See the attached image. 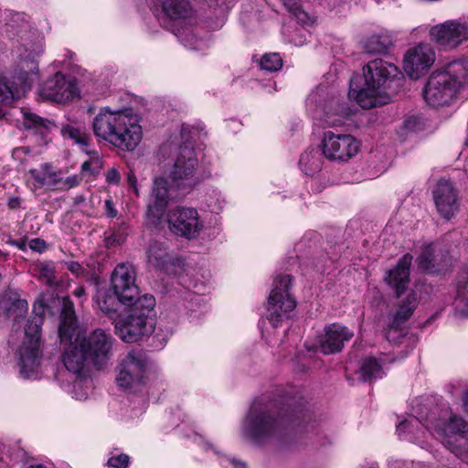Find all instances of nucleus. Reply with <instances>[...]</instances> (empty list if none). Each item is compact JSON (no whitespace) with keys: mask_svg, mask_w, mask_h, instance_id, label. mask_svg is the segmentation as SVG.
Returning a JSON list of instances; mask_svg holds the SVG:
<instances>
[{"mask_svg":"<svg viewBox=\"0 0 468 468\" xmlns=\"http://www.w3.org/2000/svg\"><path fill=\"white\" fill-rule=\"evenodd\" d=\"M417 296L415 292H410L399 304L398 310L392 317L390 327L392 329L399 328L411 316L417 307Z\"/></svg>","mask_w":468,"mask_h":468,"instance_id":"nucleus-28","label":"nucleus"},{"mask_svg":"<svg viewBox=\"0 0 468 468\" xmlns=\"http://www.w3.org/2000/svg\"><path fill=\"white\" fill-rule=\"evenodd\" d=\"M77 320L73 303L68 299H63V308L60 314L58 336L61 342L71 341L77 329Z\"/></svg>","mask_w":468,"mask_h":468,"instance_id":"nucleus-25","label":"nucleus"},{"mask_svg":"<svg viewBox=\"0 0 468 468\" xmlns=\"http://www.w3.org/2000/svg\"><path fill=\"white\" fill-rule=\"evenodd\" d=\"M127 234L126 233H122V232H120V231H116L114 230L112 234V239H113V242H116L118 244H121L122 242L124 241L125 239V236Z\"/></svg>","mask_w":468,"mask_h":468,"instance_id":"nucleus-51","label":"nucleus"},{"mask_svg":"<svg viewBox=\"0 0 468 468\" xmlns=\"http://www.w3.org/2000/svg\"><path fill=\"white\" fill-rule=\"evenodd\" d=\"M96 302L100 310L106 315L112 316L117 313L121 303L119 296L110 289H101L97 292Z\"/></svg>","mask_w":468,"mask_h":468,"instance_id":"nucleus-32","label":"nucleus"},{"mask_svg":"<svg viewBox=\"0 0 468 468\" xmlns=\"http://www.w3.org/2000/svg\"><path fill=\"white\" fill-rule=\"evenodd\" d=\"M353 337V332L339 324H332L324 328L320 339V351L324 355L340 352L346 342Z\"/></svg>","mask_w":468,"mask_h":468,"instance_id":"nucleus-19","label":"nucleus"},{"mask_svg":"<svg viewBox=\"0 0 468 468\" xmlns=\"http://www.w3.org/2000/svg\"><path fill=\"white\" fill-rule=\"evenodd\" d=\"M27 468H47V467L44 466L43 464H35V465H29Z\"/></svg>","mask_w":468,"mask_h":468,"instance_id":"nucleus-62","label":"nucleus"},{"mask_svg":"<svg viewBox=\"0 0 468 468\" xmlns=\"http://www.w3.org/2000/svg\"><path fill=\"white\" fill-rule=\"evenodd\" d=\"M0 308L8 318L17 321L27 314L28 305L27 302L21 299L16 292L8 290L5 292L0 300Z\"/></svg>","mask_w":468,"mask_h":468,"instance_id":"nucleus-24","label":"nucleus"},{"mask_svg":"<svg viewBox=\"0 0 468 468\" xmlns=\"http://www.w3.org/2000/svg\"><path fill=\"white\" fill-rule=\"evenodd\" d=\"M147 358L141 351L133 350L121 359L117 367L116 383L124 391L135 393L146 383Z\"/></svg>","mask_w":468,"mask_h":468,"instance_id":"nucleus-7","label":"nucleus"},{"mask_svg":"<svg viewBox=\"0 0 468 468\" xmlns=\"http://www.w3.org/2000/svg\"><path fill=\"white\" fill-rule=\"evenodd\" d=\"M22 113L24 117L23 124L25 128L33 130L36 133H39L42 136L51 132L53 128L57 127L53 122L48 119H44L39 115L31 112L29 110L23 109Z\"/></svg>","mask_w":468,"mask_h":468,"instance_id":"nucleus-30","label":"nucleus"},{"mask_svg":"<svg viewBox=\"0 0 468 468\" xmlns=\"http://www.w3.org/2000/svg\"><path fill=\"white\" fill-rule=\"evenodd\" d=\"M39 80L38 63L34 57L20 58L14 76L16 85L25 92Z\"/></svg>","mask_w":468,"mask_h":468,"instance_id":"nucleus-21","label":"nucleus"},{"mask_svg":"<svg viewBox=\"0 0 468 468\" xmlns=\"http://www.w3.org/2000/svg\"><path fill=\"white\" fill-rule=\"evenodd\" d=\"M413 257L407 253L397 263V265L387 272L385 281L396 292L397 296L406 290L410 283V267Z\"/></svg>","mask_w":468,"mask_h":468,"instance_id":"nucleus-20","label":"nucleus"},{"mask_svg":"<svg viewBox=\"0 0 468 468\" xmlns=\"http://www.w3.org/2000/svg\"><path fill=\"white\" fill-rule=\"evenodd\" d=\"M86 360H89L88 357L78 346H70L63 356L65 367L76 376H80Z\"/></svg>","mask_w":468,"mask_h":468,"instance_id":"nucleus-29","label":"nucleus"},{"mask_svg":"<svg viewBox=\"0 0 468 468\" xmlns=\"http://www.w3.org/2000/svg\"><path fill=\"white\" fill-rule=\"evenodd\" d=\"M128 179H129V182H130L131 186H133L134 191L137 193V189H136V187H135V186H134L135 177H128Z\"/></svg>","mask_w":468,"mask_h":468,"instance_id":"nucleus-61","label":"nucleus"},{"mask_svg":"<svg viewBox=\"0 0 468 468\" xmlns=\"http://www.w3.org/2000/svg\"><path fill=\"white\" fill-rule=\"evenodd\" d=\"M468 84V61H452L445 69L434 71L423 91L431 106L439 107L451 103L458 90Z\"/></svg>","mask_w":468,"mask_h":468,"instance_id":"nucleus-4","label":"nucleus"},{"mask_svg":"<svg viewBox=\"0 0 468 468\" xmlns=\"http://www.w3.org/2000/svg\"><path fill=\"white\" fill-rule=\"evenodd\" d=\"M292 15L297 20V22L302 24L303 26H306L309 24L310 17L308 14L302 9L301 5L298 8H296L294 12H292Z\"/></svg>","mask_w":468,"mask_h":468,"instance_id":"nucleus-45","label":"nucleus"},{"mask_svg":"<svg viewBox=\"0 0 468 468\" xmlns=\"http://www.w3.org/2000/svg\"><path fill=\"white\" fill-rule=\"evenodd\" d=\"M44 321L42 314L30 317L25 327V341L18 350L20 374L29 378L37 370L41 361V325Z\"/></svg>","mask_w":468,"mask_h":468,"instance_id":"nucleus-6","label":"nucleus"},{"mask_svg":"<svg viewBox=\"0 0 468 468\" xmlns=\"http://www.w3.org/2000/svg\"><path fill=\"white\" fill-rule=\"evenodd\" d=\"M45 168L46 169L49 168V165L48 164H45Z\"/></svg>","mask_w":468,"mask_h":468,"instance_id":"nucleus-64","label":"nucleus"},{"mask_svg":"<svg viewBox=\"0 0 468 468\" xmlns=\"http://www.w3.org/2000/svg\"><path fill=\"white\" fill-rule=\"evenodd\" d=\"M147 261L148 264L154 268L163 271L165 272H171L172 267L178 265L180 266L182 261L179 259H174L165 246L158 241H153L147 250Z\"/></svg>","mask_w":468,"mask_h":468,"instance_id":"nucleus-22","label":"nucleus"},{"mask_svg":"<svg viewBox=\"0 0 468 468\" xmlns=\"http://www.w3.org/2000/svg\"><path fill=\"white\" fill-rule=\"evenodd\" d=\"M162 155L169 154L161 163L167 176H193L197 168V157L191 143L186 142L178 147L172 148L171 144H163L160 148Z\"/></svg>","mask_w":468,"mask_h":468,"instance_id":"nucleus-8","label":"nucleus"},{"mask_svg":"<svg viewBox=\"0 0 468 468\" xmlns=\"http://www.w3.org/2000/svg\"><path fill=\"white\" fill-rule=\"evenodd\" d=\"M432 197L440 216L446 220L452 218L459 211V193L450 179L441 178L433 191Z\"/></svg>","mask_w":468,"mask_h":468,"instance_id":"nucleus-16","label":"nucleus"},{"mask_svg":"<svg viewBox=\"0 0 468 468\" xmlns=\"http://www.w3.org/2000/svg\"><path fill=\"white\" fill-rule=\"evenodd\" d=\"M52 185H56L50 190H68L79 185L78 177H48Z\"/></svg>","mask_w":468,"mask_h":468,"instance_id":"nucleus-39","label":"nucleus"},{"mask_svg":"<svg viewBox=\"0 0 468 468\" xmlns=\"http://www.w3.org/2000/svg\"><path fill=\"white\" fill-rule=\"evenodd\" d=\"M27 184L34 191L37 189H44L45 191H49L51 188L56 186V185H52L50 183V180L48 179V177H30Z\"/></svg>","mask_w":468,"mask_h":468,"instance_id":"nucleus-41","label":"nucleus"},{"mask_svg":"<svg viewBox=\"0 0 468 468\" xmlns=\"http://www.w3.org/2000/svg\"><path fill=\"white\" fill-rule=\"evenodd\" d=\"M194 177H155L154 181V204H149L148 219L154 225L163 218L169 201L181 198L188 194L197 183H191Z\"/></svg>","mask_w":468,"mask_h":468,"instance_id":"nucleus-5","label":"nucleus"},{"mask_svg":"<svg viewBox=\"0 0 468 468\" xmlns=\"http://www.w3.org/2000/svg\"><path fill=\"white\" fill-rule=\"evenodd\" d=\"M60 133L64 138L73 140L81 146H88L90 135L86 133L84 126L77 121H68L60 126Z\"/></svg>","mask_w":468,"mask_h":468,"instance_id":"nucleus-31","label":"nucleus"},{"mask_svg":"<svg viewBox=\"0 0 468 468\" xmlns=\"http://www.w3.org/2000/svg\"><path fill=\"white\" fill-rule=\"evenodd\" d=\"M13 243L16 244L19 249H21L23 250H26V248H27L25 240L19 239V240L14 241Z\"/></svg>","mask_w":468,"mask_h":468,"instance_id":"nucleus-55","label":"nucleus"},{"mask_svg":"<svg viewBox=\"0 0 468 468\" xmlns=\"http://www.w3.org/2000/svg\"><path fill=\"white\" fill-rule=\"evenodd\" d=\"M314 180L313 184L320 185V184H322V181L324 179H325V177H314Z\"/></svg>","mask_w":468,"mask_h":468,"instance_id":"nucleus-60","label":"nucleus"},{"mask_svg":"<svg viewBox=\"0 0 468 468\" xmlns=\"http://www.w3.org/2000/svg\"><path fill=\"white\" fill-rule=\"evenodd\" d=\"M106 213L110 218H114L117 216V210L114 208L113 203L112 200L108 199L105 201Z\"/></svg>","mask_w":468,"mask_h":468,"instance_id":"nucleus-48","label":"nucleus"},{"mask_svg":"<svg viewBox=\"0 0 468 468\" xmlns=\"http://www.w3.org/2000/svg\"><path fill=\"white\" fill-rule=\"evenodd\" d=\"M431 37L440 47L454 48L468 40V24L458 20L446 21L432 27Z\"/></svg>","mask_w":468,"mask_h":468,"instance_id":"nucleus-15","label":"nucleus"},{"mask_svg":"<svg viewBox=\"0 0 468 468\" xmlns=\"http://www.w3.org/2000/svg\"><path fill=\"white\" fill-rule=\"evenodd\" d=\"M135 280L136 272L133 265L121 263L115 267L111 278V286L122 303H132L139 294Z\"/></svg>","mask_w":468,"mask_h":468,"instance_id":"nucleus-13","label":"nucleus"},{"mask_svg":"<svg viewBox=\"0 0 468 468\" xmlns=\"http://www.w3.org/2000/svg\"><path fill=\"white\" fill-rule=\"evenodd\" d=\"M322 147L327 159L346 162L358 153L360 144L351 134H336L327 131L324 133Z\"/></svg>","mask_w":468,"mask_h":468,"instance_id":"nucleus-10","label":"nucleus"},{"mask_svg":"<svg viewBox=\"0 0 468 468\" xmlns=\"http://www.w3.org/2000/svg\"><path fill=\"white\" fill-rule=\"evenodd\" d=\"M282 1H283L284 5L286 6V8L288 9V11L292 14V12L295 11L296 8H298L300 6L297 0H282Z\"/></svg>","mask_w":468,"mask_h":468,"instance_id":"nucleus-50","label":"nucleus"},{"mask_svg":"<svg viewBox=\"0 0 468 468\" xmlns=\"http://www.w3.org/2000/svg\"><path fill=\"white\" fill-rule=\"evenodd\" d=\"M164 13L174 20H186L193 16L189 0H160Z\"/></svg>","mask_w":468,"mask_h":468,"instance_id":"nucleus-26","label":"nucleus"},{"mask_svg":"<svg viewBox=\"0 0 468 468\" xmlns=\"http://www.w3.org/2000/svg\"><path fill=\"white\" fill-rule=\"evenodd\" d=\"M40 276L46 279L47 283L53 284L54 279V268L51 264H43L40 267Z\"/></svg>","mask_w":468,"mask_h":468,"instance_id":"nucleus-44","label":"nucleus"},{"mask_svg":"<svg viewBox=\"0 0 468 468\" xmlns=\"http://www.w3.org/2000/svg\"><path fill=\"white\" fill-rule=\"evenodd\" d=\"M420 425V421L416 417H411L410 419L404 420L399 423L397 426V431L399 435L411 432L413 429L418 428Z\"/></svg>","mask_w":468,"mask_h":468,"instance_id":"nucleus-42","label":"nucleus"},{"mask_svg":"<svg viewBox=\"0 0 468 468\" xmlns=\"http://www.w3.org/2000/svg\"><path fill=\"white\" fill-rule=\"evenodd\" d=\"M336 114L342 117H347L351 114V109L346 103L339 105V109L336 111Z\"/></svg>","mask_w":468,"mask_h":468,"instance_id":"nucleus-49","label":"nucleus"},{"mask_svg":"<svg viewBox=\"0 0 468 468\" xmlns=\"http://www.w3.org/2000/svg\"><path fill=\"white\" fill-rule=\"evenodd\" d=\"M261 69L269 72H275L282 69V59L279 53L265 54L260 61Z\"/></svg>","mask_w":468,"mask_h":468,"instance_id":"nucleus-38","label":"nucleus"},{"mask_svg":"<svg viewBox=\"0 0 468 468\" xmlns=\"http://www.w3.org/2000/svg\"><path fill=\"white\" fill-rule=\"evenodd\" d=\"M29 248L37 252H42L46 249V242L40 239H33L29 241Z\"/></svg>","mask_w":468,"mask_h":468,"instance_id":"nucleus-46","label":"nucleus"},{"mask_svg":"<svg viewBox=\"0 0 468 468\" xmlns=\"http://www.w3.org/2000/svg\"><path fill=\"white\" fill-rule=\"evenodd\" d=\"M292 276L289 274L280 276L274 281V288L270 293L267 306V318L274 327H277L282 321L288 318L296 302L289 292Z\"/></svg>","mask_w":468,"mask_h":468,"instance_id":"nucleus-9","label":"nucleus"},{"mask_svg":"<svg viewBox=\"0 0 468 468\" xmlns=\"http://www.w3.org/2000/svg\"><path fill=\"white\" fill-rule=\"evenodd\" d=\"M130 458L127 454L121 453L112 456L108 460V465L112 468H126L129 464Z\"/></svg>","mask_w":468,"mask_h":468,"instance_id":"nucleus-43","label":"nucleus"},{"mask_svg":"<svg viewBox=\"0 0 468 468\" xmlns=\"http://www.w3.org/2000/svg\"><path fill=\"white\" fill-rule=\"evenodd\" d=\"M112 346L111 335L102 329H95L80 343V347L88 359L98 368L105 365L110 359Z\"/></svg>","mask_w":468,"mask_h":468,"instance_id":"nucleus-11","label":"nucleus"},{"mask_svg":"<svg viewBox=\"0 0 468 468\" xmlns=\"http://www.w3.org/2000/svg\"><path fill=\"white\" fill-rule=\"evenodd\" d=\"M137 114L131 111L100 112L93 119V133L122 151H133L142 140Z\"/></svg>","mask_w":468,"mask_h":468,"instance_id":"nucleus-2","label":"nucleus"},{"mask_svg":"<svg viewBox=\"0 0 468 468\" xmlns=\"http://www.w3.org/2000/svg\"><path fill=\"white\" fill-rule=\"evenodd\" d=\"M463 406L465 411L468 413V388L464 391L463 396Z\"/></svg>","mask_w":468,"mask_h":468,"instance_id":"nucleus-54","label":"nucleus"},{"mask_svg":"<svg viewBox=\"0 0 468 468\" xmlns=\"http://www.w3.org/2000/svg\"><path fill=\"white\" fill-rule=\"evenodd\" d=\"M232 463L234 468H246V464L244 463L233 461Z\"/></svg>","mask_w":468,"mask_h":468,"instance_id":"nucleus-56","label":"nucleus"},{"mask_svg":"<svg viewBox=\"0 0 468 468\" xmlns=\"http://www.w3.org/2000/svg\"><path fill=\"white\" fill-rule=\"evenodd\" d=\"M103 168V161L99 158H90L88 161H85L81 165V170L83 173H90L92 176H98L101 174V170Z\"/></svg>","mask_w":468,"mask_h":468,"instance_id":"nucleus-40","label":"nucleus"},{"mask_svg":"<svg viewBox=\"0 0 468 468\" xmlns=\"http://www.w3.org/2000/svg\"><path fill=\"white\" fill-rule=\"evenodd\" d=\"M434 261L435 257L432 245L424 247L417 260L419 268L427 271H435Z\"/></svg>","mask_w":468,"mask_h":468,"instance_id":"nucleus-37","label":"nucleus"},{"mask_svg":"<svg viewBox=\"0 0 468 468\" xmlns=\"http://www.w3.org/2000/svg\"><path fill=\"white\" fill-rule=\"evenodd\" d=\"M73 294L78 297L81 298L86 294V290L84 286H78L74 291Z\"/></svg>","mask_w":468,"mask_h":468,"instance_id":"nucleus-52","label":"nucleus"},{"mask_svg":"<svg viewBox=\"0 0 468 468\" xmlns=\"http://www.w3.org/2000/svg\"><path fill=\"white\" fill-rule=\"evenodd\" d=\"M443 433L446 437H454L456 449H452L456 454H468V425L459 417L453 416L444 424Z\"/></svg>","mask_w":468,"mask_h":468,"instance_id":"nucleus-23","label":"nucleus"},{"mask_svg":"<svg viewBox=\"0 0 468 468\" xmlns=\"http://www.w3.org/2000/svg\"><path fill=\"white\" fill-rule=\"evenodd\" d=\"M20 96V89L15 82L10 84L6 79H0V102L11 103L17 101Z\"/></svg>","mask_w":468,"mask_h":468,"instance_id":"nucleus-36","label":"nucleus"},{"mask_svg":"<svg viewBox=\"0 0 468 468\" xmlns=\"http://www.w3.org/2000/svg\"><path fill=\"white\" fill-rule=\"evenodd\" d=\"M361 378L364 381H369L373 378H381L383 370L381 365L375 357H367L360 367Z\"/></svg>","mask_w":468,"mask_h":468,"instance_id":"nucleus-35","label":"nucleus"},{"mask_svg":"<svg viewBox=\"0 0 468 468\" xmlns=\"http://www.w3.org/2000/svg\"><path fill=\"white\" fill-rule=\"evenodd\" d=\"M455 314L468 317V267L463 269L457 281V294L453 302Z\"/></svg>","mask_w":468,"mask_h":468,"instance_id":"nucleus-27","label":"nucleus"},{"mask_svg":"<svg viewBox=\"0 0 468 468\" xmlns=\"http://www.w3.org/2000/svg\"><path fill=\"white\" fill-rule=\"evenodd\" d=\"M106 176H119V172L115 168H111L108 170Z\"/></svg>","mask_w":468,"mask_h":468,"instance_id":"nucleus-57","label":"nucleus"},{"mask_svg":"<svg viewBox=\"0 0 468 468\" xmlns=\"http://www.w3.org/2000/svg\"><path fill=\"white\" fill-rule=\"evenodd\" d=\"M19 201L17 198L11 199L9 205L12 208L16 207L18 205Z\"/></svg>","mask_w":468,"mask_h":468,"instance_id":"nucleus-58","label":"nucleus"},{"mask_svg":"<svg viewBox=\"0 0 468 468\" xmlns=\"http://www.w3.org/2000/svg\"><path fill=\"white\" fill-rule=\"evenodd\" d=\"M154 331L150 317L145 314L130 313L124 319L115 324L116 335L126 343H133L149 335Z\"/></svg>","mask_w":468,"mask_h":468,"instance_id":"nucleus-14","label":"nucleus"},{"mask_svg":"<svg viewBox=\"0 0 468 468\" xmlns=\"http://www.w3.org/2000/svg\"><path fill=\"white\" fill-rule=\"evenodd\" d=\"M122 304L132 307L131 313L145 314L146 317H149L155 305V299L152 294L146 293L142 296L138 294L135 299L132 300V303Z\"/></svg>","mask_w":468,"mask_h":468,"instance_id":"nucleus-33","label":"nucleus"},{"mask_svg":"<svg viewBox=\"0 0 468 468\" xmlns=\"http://www.w3.org/2000/svg\"><path fill=\"white\" fill-rule=\"evenodd\" d=\"M415 122H416V118L415 117H410V118H409L408 120L405 121V126L408 129L413 130Z\"/></svg>","mask_w":468,"mask_h":468,"instance_id":"nucleus-53","label":"nucleus"},{"mask_svg":"<svg viewBox=\"0 0 468 468\" xmlns=\"http://www.w3.org/2000/svg\"><path fill=\"white\" fill-rule=\"evenodd\" d=\"M399 74L396 65L382 58L369 61L362 77L354 76L350 80L348 95L364 109H371L385 103L381 94L388 83Z\"/></svg>","mask_w":468,"mask_h":468,"instance_id":"nucleus-3","label":"nucleus"},{"mask_svg":"<svg viewBox=\"0 0 468 468\" xmlns=\"http://www.w3.org/2000/svg\"><path fill=\"white\" fill-rule=\"evenodd\" d=\"M435 61V53L429 44H420L408 50L404 57V69L412 80L424 75Z\"/></svg>","mask_w":468,"mask_h":468,"instance_id":"nucleus-18","label":"nucleus"},{"mask_svg":"<svg viewBox=\"0 0 468 468\" xmlns=\"http://www.w3.org/2000/svg\"><path fill=\"white\" fill-rule=\"evenodd\" d=\"M300 412V410L292 409V403L280 407L274 401L256 399L243 422V432L257 443L271 439L282 440L284 431L294 422Z\"/></svg>","mask_w":468,"mask_h":468,"instance_id":"nucleus-1","label":"nucleus"},{"mask_svg":"<svg viewBox=\"0 0 468 468\" xmlns=\"http://www.w3.org/2000/svg\"><path fill=\"white\" fill-rule=\"evenodd\" d=\"M119 179H120V177H115V176L108 177V181L111 184H118L119 183Z\"/></svg>","mask_w":468,"mask_h":468,"instance_id":"nucleus-59","label":"nucleus"},{"mask_svg":"<svg viewBox=\"0 0 468 468\" xmlns=\"http://www.w3.org/2000/svg\"><path fill=\"white\" fill-rule=\"evenodd\" d=\"M167 221L173 233L186 239L196 237L203 227L197 209L192 207H176L169 211Z\"/></svg>","mask_w":468,"mask_h":468,"instance_id":"nucleus-12","label":"nucleus"},{"mask_svg":"<svg viewBox=\"0 0 468 468\" xmlns=\"http://www.w3.org/2000/svg\"><path fill=\"white\" fill-rule=\"evenodd\" d=\"M392 46L391 39L388 36H371L365 44V49L372 54L386 53Z\"/></svg>","mask_w":468,"mask_h":468,"instance_id":"nucleus-34","label":"nucleus"},{"mask_svg":"<svg viewBox=\"0 0 468 468\" xmlns=\"http://www.w3.org/2000/svg\"><path fill=\"white\" fill-rule=\"evenodd\" d=\"M45 176H55V173L52 171H46Z\"/></svg>","mask_w":468,"mask_h":468,"instance_id":"nucleus-63","label":"nucleus"},{"mask_svg":"<svg viewBox=\"0 0 468 468\" xmlns=\"http://www.w3.org/2000/svg\"><path fill=\"white\" fill-rule=\"evenodd\" d=\"M68 270L72 273L79 275L82 271L81 265L77 261H69L67 263Z\"/></svg>","mask_w":468,"mask_h":468,"instance_id":"nucleus-47","label":"nucleus"},{"mask_svg":"<svg viewBox=\"0 0 468 468\" xmlns=\"http://www.w3.org/2000/svg\"><path fill=\"white\" fill-rule=\"evenodd\" d=\"M78 91L74 79L66 78L62 73L57 72L47 80L40 90V95L46 100L65 103L76 97Z\"/></svg>","mask_w":468,"mask_h":468,"instance_id":"nucleus-17","label":"nucleus"}]
</instances>
